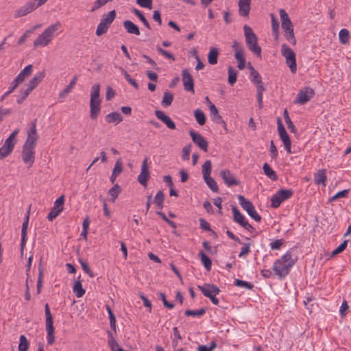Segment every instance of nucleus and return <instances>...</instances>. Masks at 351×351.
I'll list each match as a JSON object with an SVG mask.
<instances>
[{"label":"nucleus","mask_w":351,"mask_h":351,"mask_svg":"<svg viewBox=\"0 0 351 351\" xmlns=\"http://www.w3.org/2000/svg\"><path fill=\"white\" fill-rule=\"evenodd\" d=\"M238 199L241 206L252 219L256 221H260L261 220V217L258 214L253 204L249 199L241 195L238 196Z\"/></svg>","instance_id":"10"},{"label":"nucleus","mask_w":351,"mask_h":351,"mask_svg":"<svg viewBox=\"0 0 351 351\" xmlns=\"http://www.w3.org/2000/svg\"><path fill=\"white\" fill-rule=\"evenodd\" d=\"M293 191L291 189H280L271 197V206L276 208L280 206L282 202L291 198Z\"/></svg>","instance_id":"9"},{"label":"nucleus","mask_w":351,"mask_h":351,"mask_svg":"<svg viewBox=\"0 0 351 351\" xmlns=\"http://www.w3.org/2000/svg\"><path fill=\"white\" fill-rule=\"evenodd\" d=\"M296 261L297 258L293 257L291 252L288 251L274 262L272 269L280 279L285 278Z\"/></svg>","instance_id":"1"},{"label":"nucleus","mask_w":351,"mask_h":351,"mask_svg":"<svg viewBox=\"0 0 351 351\" xmlns=\"http://www.w3.org/2000/svg\"><path fill=\"white\" fill-rule=\"evenodd\" d=\"M106 310L109 315L110 326L112 330L116 333V317L109 305H106Z\"/></svg>","instance_id":"42"},{"label":"nucleus","mask_w":351,"mask_h":351,"mask_svg":"<svg viewBox=\"0 0 351 351\" xmlns=\"http://www.w3.org/2000/svg\"><path fill=\"white\" fill-rule=\"evenodd\" d=\"M314 95L315 91L312 88L309 86L302 88L299 90L294 102L300 105H304L309 101L313 97Z\"/></svg>","instance_id":"11"},{"label":"nucleus","mask_w":351,"mask_h":351,"mask_svg":"<svg viewBox=\"0 0 351 351\" xmlns=\"http://www.w3.org/2000/svg\"><path fill=\"white\" fill-rule=\"evenodd\" d=\"M219 53L217 48L213 47L210 49L208 55V61L210 64L214 65L217 63Z\"/></svg>","instance_id":"32"},{"label":"nucleus","mask_w":351,"mask_h":351,"mask_svg":"<svg viewBox=\"0 0 351 351\" xmlns=\"http://www.w3.org/2000/svg\"><path fill=\"white\" fill-rule=\"evenodd\" d=\"M234 58L238 62V68L243 70L245 67V59L243 51H237L234 53Z\"/></svg>","instance_id":"38"},{"label":"nucleus","mask_w":351,"mask_h":351,"mask_svg":"<svg viewBox=\"0 0 351 351\" xmlns=\"http://www.w3.org/2000/svg\"><path fill=\"white\" fill-rule=\"evenodd\" d=\"M206 313L205 308H200L198 310H186L184 312V315L186 316H193V317H201L203 316Z\"/></svg>","instance_id":"47"},{"label":"nucleus","mask_w":351,"mask_h":351,"mask_svg":"<svg viewBox=\"0 0 351 351\" xmlns=\"http://www.w3.org/2000/svg\"><path fill=\"white\" fill-rule=\"evenodd\" d=\"M106 121L109 123L117 125L123 121V117L119 112H113L106 116Z\"/></svg>","instance_id":"30"},{"label":"nucleus","mask_w":351,"mask_h":351,"mask_svg":"<svg viewBox=\"0 0 351 351\" xmlns=\"http://www.w3.org/2000/svg\"><path fill=\"white\" fill-rule=\"evenodd\" d=\"M284 240L282 239H276L272 241L270 243V247L271 250H279L280 247L283 245Z\"/></svg>","instance_id":"64"},{"label":"nucleus","mask_w":351,"mask_h":351,"mask_svg":"<svg viewBox=\"0 0 351 351\" xmlns=\"http://www.w3.org/2000/svg\"><path fill=\"white\" fill-rule=\"evenodd\" d=\"M35 148L33 147L23 146L22 159L24 163L32 166L35 160Z\"/></svg>","instance_id":"16"},{"label":"nucleus","mask_w":351,"mask_h":351,"mask_svg":"<svg viewBox=\"0 0 351 351\" xmlns=\"http://www.w3.org/2000/svg\"><path fill=\"white\" fill-rule=\"evenodd\" d=\"M116 17L114 10L110 11L108 14H104L96 29V35L100 36L106 34L111 23Z\"/></svg>","instance_id":"6"},{"label":"nucleus","mask_w":351,"mask_h":351,"mask_svg":"<svg viewBox=\"0 0 351 351\" xmlns=\"http://www.w3.org/2000/svg\"><path fill=\"white\" fill-rule=\"evenodd\" d=\"M280 138L281 141L283 142V144L285 147V149L287 150V152L289 154H291V139H290L288 134H286L280 136Z\"/></svg>","instance_id":"53"},{"label":"nucleus","mask_w":351,"mask_h":351,"mask_svg":"<svg viewBox=\"0 0 351 351\" xmlns=\"http://www.w3.org/2000/svg\"><path fill=\"white\" fill-rule=\"evenodd\" d=\"M123 27L128 33L137 36L140 35V30L138 27L131 21H125L123 22Z\"/></svg>","instance_id":"26"},{"label":"nucleus","mask_w":351,"mask_h":351,"mask_svg":"<svg viewBox=\"0 0 351 351\" xmlns=\"http://www.w3.org/2000/svg\"><path fill=\"white\" fill-rule=\"evenodd\" d=\"M348 241L345 240L341 243L331 254V256H334L342 252L347 247Z\"/></svg>","instance_id":"59"},{"label":"nucleus","mask_w":351,"mask_h":351,"mask_svg":"<svg viewBox=\"0 0 351 351\" xmlns=\"http://www.w3.org/2000/svg\"><path fill=\"white\" fill-rule=\"evenodd\" d=\"M149 178V171L148 169L147 166V158H145L143 161L141 165V172L138 176V182L144 186H146L147 184V181Z\"/></svg>","instance_id":"19"},{"label":"nucleus","mask_w":351,"mask_h":351,"mask_svg":"<svg viewBox=\"0 0 351 351\" xmlns=\"http://www.w3.org/2000/svg\"><path fill=\"white\" fill-rule=\"evenodd\" d=\"M228 83L232 86L233 84H235V82L237 81L238 72L234 69H233L232 66H229L228 69Z\"/></svg>","instance_id":"44"},{"label":"nucleus","mask_w":351,"mask_h":351,"mask_svg":"<svg viewBox=\"0 0 351 351\" xmlns=\"http://www.w3.org/2000/svg\"><path fill=\"white\" fill-rule=\"evenodd\" d=\"M219 175L224 183L228 186L232 187L234 186H239L240 181H239L234 174L228 169H223L220 171Z\"/></svg>","instance_id":"14"},{"label":"nucleus","mask_w":351,"mask_h":351,"mask_svg":"<svg viewBox=\"0 0 351 351\" xmlns=\"http://www.w3.org/2000/svg\"><path fill=\"white\" fill-rule=\"evenodd\" d=\"M197 288L202 291L203 295L208 298L215 305L219 304V300L216 295L219 294L220 289L213 284L205 283L204 285H197Z\"/></svg>","instance_id":"8"},{"label":"nucleus","mask_w":351,"mask_h":351,"mask_svg":"<svg viewBox=\"0 0 351 351\" xmlns=\"http://www.w3.org/2000/svg\"><path fill=\"white\" fill-rule=\"evenodd\" d=\"M209 110L212 120L217 123L222 124L225 130H227L226 123L223 120L222 117L219 114L218 109L215 106V104L210 103V105L209 106Z\"/></svg>","instance_id":"22"},{"label":"nucleus","mask_w":351,"mask_h":351,"mask_svg":"<svg viewBox=\"0 0 351 351\" xmlns=\"http://www.w3.org/2000/svg\"><path fill=\"white\" fill-rule=\"evenodd\" d=\"M45 76V71H40L37 73L33 78L29 82L27 89L29 91H32L44 79Z\"/></svg>","instance_id":"23"},{"label":"nucleus","mask_w":351,"mask_h":351,"mask_svg":"<svg viewBox=\"0 0 351 351\" xmlns=\"http://www.w3.org/2000/svg\"><path fill=\"white\" fill-rule=\"evenodd\" d=\"M326 180V170L325 169L319 170L316 173H315L314 182L316 184H323V185L325 186Z\"/></svg>","instance_id":"31"},{"label":"nucleus","mask_w":351,"mask_h":351,"mask_svg":"<svg viewBox=\"0 0 351 351\" xmlns=\"http://www.w3.org/2000/svg\"><path fill=\"white\" fill-rule=\"evenodd\" d=\"M282 29L284 31V36L286 40L289 41L292 45H295L297 41L295 37L292 22H282Z\"/></svg>","instance_id":"13"},{"label":"nucleus","mask_w":351,"mask_h":351,"mask_svg":"<svg viewBox=\"0 0 351 351\" xmlns=\"http://www.w3.org/2000/svg\"><path fill=\"white\" fill-rule=\"evenodd\" d=\"M281 54L286 60V64L289 67L292 73L297 71L296 56L294 51L287 45L282 44L281 47Z\"/></svg>","instance_id":"7"},{"label":"nucleus","mask_w":351,"mask_h":351,"mask_svg":"<svg viewBox=\"0 0 351 351\" xmlns=\"http://www.w3.org/2000/svg\"><path fill=\"white\" fill-rule=\"evenodd\" d=\"M277 125H278V132L280 137L287 134V132L285 130V128L282 123V120L280 117H278L277 119Z\"/></svg>","instance_id":"60"},{"label":"nucleus","mask_w":351,"mask_h":351,"mask_svg":"<svg viewBox=\"0 0 351 351\" xmlns=\"http://www.w3.org/2000/svg\"><path fill=\"white\" fill-rule=\"evenodd\" d=\"M132 12L136 16L138 17V19L142 21V23L147 28L150 29V25L148 21L140 10H137L136 8H134Z\"/></svg>","instance_id":"52"},{"label":"nucleus","mask_w":351,"mask_h":351,"mask_svg":"<svg viewBox=\"0 0 351 351\" xmlns=\"http://www.w3.org/2000/svg\"><path fill=\"white\" fill-rule=\"evenodd\" d=\"M211 169H212V165H211L210 160H206L202 165L203 178L210 176Z\"/></svg>","instance_id":"48"},{"label":"nucleus","mask_w":351,"mask_h":351,"mask_svg":"<svg viewBox=\"0 0 351 351\" xmlns=\"http://www.w3.org/2000/svg\"><path fill=\"white\" fill-rule=\"evenodd\" d=\"M173 100V95L169 91H165L163 95L161 104L164 107H168L171 105Z\"/></svg>","instance_id":"39"},{"label":"nucleus","mask_w":351,"mask_h":351,"mask_svg":"<svg viewBox=\"0 0 351 351\" xmlns=\"http://www.w3.org/2000/svg\"><path fill=\"white\" fill-rule=\"evenodd\" d=\"M32 65L29 64L26 66L16 77V80L19 83H22L27 77L29 76L32 72Z\"/></svg>","instance_id":"27"},{"label":"nucleus","mask_w":351,"mask_h":351,"mask_svg":"<svg viewBox=\"0 0 351 351\" xmlns=\"http://www.w3.org/2000/svg\"><path fill=\"white\" fill-rule=\"evenodd\" d=\"M234 285L239 287H244L248 290H252L254 288L252 283L240 279H236L234 280Z\"/></svg>","instance_id":"51"},{"label":"nucleus","mask_w":351,"mask_h":351,"mask_svg":"<svg viewBox=\"0 0 351 351\" xmlns=\"http://www.w3.org/2000/svg\"><path fill=\"white\" fill-rule=\"evenodd\" d=\"M239 14L241 16L247 17L250 12V4L238 3Z\"/></svg>","instance_id":"43"},{"label":"nucleus","mask_w":351,"mask_h":351,"mask_svg":"<svg viewBox=\"0 0 351 351\" xmlns=\"http://www.w3.org/2000/svg\"><path fill=\"white\" fill-rule=\"evenodd\" d=\"M250 246H251L250 243H245L243 247L241 248V252L239 254V257L242 258L245 256L248 255L250 254V252H251Z\"/></svg>","instance_id":"58"},{"label":"nucleus","mask_w":351,"mask_h":351,"mask_svg":"<svg viewBox=\"0 0 351 351\" xmlns=\"http://www.w3.org/2000/svg\"><path fill=\"white\" fill-rule=\"evenodd\" d=\"M246 45L252 52L258 57H261V48L258 45V38L252 29L247 25L243 27Z\"/></svg>","instance_id":"4"},{"label":"nucleus","mask_w":351,"mask_h":351,"mask_svg":"<svg viewBox=\"0 0 351 351\" xmlns=\"http://www.w3.org/2000/svg\"><path fill=\"white\" fill-rule=\"evenodd\" d=\"M191 152V145L184 146L182 152V158L183 160H188Z\"/></svg>","instance_id":"56"},{"label":"nucleus","mask_w":351,"mask_h":351,"mask_svg":"<svg viewBox=\"0 0 351 351\" xmlns=\"http://www.w3.org/2000/svg\"><path fill=\"white\" fill-rule=\"evenodd\" d=\"M80 265L82 266V268L83 271L87 274L90 278H93L95 276L94 273L90 269V267L88 266V263L84 262L82 259L79 260Z\"/></svg>","instance_id":"54"},{"label":"nucleus","mask_w":351,"mask_h":351,"mask_svg":"<svg viewBox=\"0 0 351 351\" xmlns=\"http://www.w3.org/2000/svg\"><path fill=\"white\" fill-rule=\"evenodd\" d=\"M158 295L160 298V299L162 301L163 305L169 309H172L174 307V304L170 303L167 300L166 295L162 292H158Z\"/></svg>","instance_id":"55"},{"label":"nucleus","mask_w":351,"mask_h":351,"mask_svg":"<svg viewBox=\"0 0 351 351\" xmlns=\"http://www.w3.org/2000/svg\"><path fill=\"white\" fill-rule=\"evenodd\" d=\"M251 75L252 76V82L255 84H261L262 78L261 75L258 73V71L254 70L252 69V71L251 72Z\"/></svg>","instance_id":"63"},{"label":"nucleus","mask_w":351,"mask_h":351,"mask_svg":"<svg viewBox=\"0 0 351 351\" xmlns=\"http://www.w3.org/2000/svg\"><path fill=\"white\" fill-rule=\"evenodd\" d=\"M263 169L264 173L271 180L275 181L277 180L278 176L276 173L271 168V167L267 163H264Z\"/></svg>","instance_id":"35"},{"label":"nucleus","mask_w":351,"mask_h":351,"mask_svg":"<svg viewBox=\"0 0 351 351\" xmlns=\"http://www.w3.org/2000/svg\"><path fill=\"white\" fill-rule=\"evenodd\" d=\"M19 132V129L14 130L12 134L8 136V138L5 141L4 144L3 145L10 152H12L14 147L16 143V135Z\"/></svg>","instance_id":"25"},{"label":"nucleus","mask_w":351,"mask_h":351,"mask_svg":"<svg viewBox=\"0 0 351 351\" xmlns=\"http://www.w3.org/2000/svg\"><path fill=\"white\" fill-rule=\"evenodd\" d=\"M108 345L112 351H119V350L122 349L119 347L117 341L114 338L112 333L110 331H108Z\"/></svg>","instance_id":"37"},{"label":"nucleus","mask_w":351,"mask_h":351,"mask_svg":"<svg viewBox=\"0 0 351 351\" xmlns=\"http://www.w3.org/2000/svg\"><path fill=\"white\" fill-rule=\"evenodd\" d=\"M189 134L192 138L193 142L196 144L204 152L208 151V141L199 133L191 130Z\"/></svg>","instance_id":"18"},{"label":"nucleus","mask_w":351,"mask_h":351,"mask_svg":"<svg viewBox=\"0 0 351 351\" xmlns=\"http://www.w3.org/2000/svg\"><path fill=\"white\" fill-rule=\"evenodd\" d=\"M204 180L205 182L206 183L207 186L215 193H217L219 191L218 185L216 182V181L211 177L208 176L206 178H204Z\"/></svg>","instance_id":"40"},{"label":"nucleus","mask_w":351,"mask_h":351,"mask_svg":"<svg viewBox=\"0 0 351 351\" xmlns=\"http://www.w3.org/2000/svg\"><path fill=\"white\" fill-rule=\"evenodd\" d=\"M64 202V195H62L55 201L53 208H54V210L60 209V212H62L63 210Z\"/></svg>","instance_id":"57"},{"label":"nucleus","mask_w":351,"mask_h":351,"mask_svg":"<svg viewBox=\"0 0 351 351\" xmlns=\"http://www.w3.org/2000/svg\"><path fill=\"white\" fill-rule=\"evenodd\" d=\"M283 117H284L285 123L287 125V128L289 129V130L291 132L295 133L296 132V128L294 125V124L293 123V122L291 121V120L289 117V113L286 109L284 110Z\"/></svg>","instance_id":"46"},{"label":"nucleus","mask_w":351,"mask_h":351,"mask_svg":"<svg viewBox=\"0 0 351 351\" xmlns=\"http://www.w3.org/2000/svg\"><path fill=\"white\" fill-rule=\"evenodd\" d=\"M156 117L161 121L170 130H176V123L173 121L163 111L161 110H156L155 111Z\"/></svg>","instance_id":"20"},{"label":"nucleus","mask_w":351,"mask_h":351,"mask_svg":"<svg viewBox=\"0 0 351 351\" xmlns=\"http://www.w3.org/2000/svg\"><path fill=\"white\" fill-rule=\"evenodd\" d=\"M164 199H165V195L162 191H159L155 197L154 202L156 204V206L159 209H162L164 206Z\"/></svg>","instance_id":"41"},{"label":"nucleus","mask_w":351,"mask_h":351,"mask_svg":"<svg viewBox=\"0 0 351 351\" xmlns=\"http://www.w3.org/2000/svg\"><path fill=\"white\" fill-rule=\"evenodd\" d=\"M60 27L61 23L59 21L47 27L34 41V46L35 47H44L47 46L53 40L55 32H57Z\"/></svg>","instance_id":"2"},{"label":"nucleus","mask_w":351,"mask_h":351,"mask_svg":"<svg viewBox=\"0 0 351 351\" xmlns=\"http://www.w3.org/2000/svg\"><path fill=\"white\" fill-rule=\"evenodd\" d=\"M29 343L26 337L23 335L20 336V342L19 345V351H27L29 348Z\"/></svg>","instance_id":"49"},{"label":"nucleus","mask_w":351,"mask_h":351,"mask_svg":"<svg viewBox=\"0 0 351 351\" xmlns=\"http://www.w3.org/2000/svg\"><path fill=\"white\" fill-rule=\"evenodd\" d=\"M45 313L46 316L45 325L47 331V341L48 345H52L55 342V328L53 326V318L51 313L49 306L47 303L45 305Z\"/></svg>","instance_id":"5"},{"label":"nucleus","mask_w":351,"mask_h":351,"mask_svg":"<svg viewBox=\"0 0 351 351\" xmlns=\"http://www.w3.org/2000/svg\"><path fill=\"white\" fill-rule=\"evenodd\" d=\"M38 135L36 130V120L31 123V128L27 132V137L23 145L36 147Z\"/></svg>","instance_id":"12"},{"label":"nucleus","mask_w":351,"mask_h":351,"mask_svg":"<svg viewBox=\"0 0 351 351\" xmlns=\"http://www.w3.org/2000/svg\"><path fill=\"white\" fill-rule=\"evenodd\" d=\"M182 80L184 89L186 91L194 93L195 90L193 79L188 69H183L182 71Z\"/></svg>","instance_id":"17"},{"label":"nucleus","mask_w":351,"mask_h":351,"mask_svg":"<svg viewBox=\"0 0 351 351\" xmlns=\"http://www.w3.org/2000/svg\"><path fill=\"white\" fill-rule=\"evenodd\" d=\"M121 189L120 186L118 184H114L109 191L108 195H110V201L114 202L115 199L118 197L119 193H121Z\"/></svg>","instance_id":"36"},{"label":"nucleus","mask_w":351,"mask_h":351,"mask_svg":"<svg viewBox=\"0 0 351 351\" xmlns=\"http://www.w3.org/2000/svg\"><path fill=\"white\" fill-rule=\"evenodd\" d=\"M19 132V129L14 130L12 134L8 136V138L5 141L4 144L3 145L10 152H12L14 147L16 143V135Z\"/></svg>","instance_id":"24"},{"label":"nucleus","mask_w":351,"mask_h":351,"mask_svg":"<svg viewBox=\"0 0 351 351\" xmlns=\"http://www.w3.org/2000/svg\"><path fill=\"white\" fill-rule=\"evenodd\" d=\"M36 9L35 1H28L24 5L21 6L14 12V18L25 16Z\"/></svg>","instance_id":"15"},{"label":"nucleus","mask_w":351,"mask_h":351,"mask_svg":"<svg viewBox=\"0 0 351 351\" xmlns=\"http://www.w3.org/2000/svg\"><path fill=\"white\" fill-rule=\"evenodd\" d=\"M77 81V75L73 76V77L71 80L69 84L67 85L65 87V88L59 93V95H58L59 98L64 99L68 94H69L71 92V90H73V88H74Z\"/></svg>","instance_id":"28"},{"label":"nucleus","mask_w":351,"mask_h":351,"mask_svg":"<svg viewBox=\"0 0 351 351\" xmlns=\"http://www.w3.org/2000/svg\"><path fill=\"white\" fill-rule=\"evenodd\" d=\"M199 257L207 271H210L212 266V261L210 258L202 251H199Z\"/></svg>","instance_id":"34"},{"label":"nucleus","mask_w":351,"mask_h":351,"mask_svg":"<svg viewBox=\"0 0 351 351\" xmlns=\"http://www.w3.org/2000/svg\"><path fill=\"white\" fill-rule=\"evenodd\" d=\"M123 171L122 163L121 162V159H118L114 165V169L112 170V173L119 176Z\"/></svg>","instance_id":"61"},{"label":"nucleus","mask_w":351,"mask_h":351,"mask_svg":"<svg viewBox=\"0 0 351 351\" xmlns=\"http://www.w3.org/2000/svg\"><path fill=\"white\" fill-rule=\"evenodd\" d=\"M108 2L106 0H97L95 1L93 6L92 7L90 11L95 12L99 10L102 6L105 5Z\"/></svg>","instance_id":"62"},{"label":"nucleus","mask_w":351,"mask_h":351,"mask_svg":"<svg viewBox=\"0 0 351 351\" xmlns=\"http://www.w3.org/2000/svg\"><path fill=\"white\" fill-rule=\"evenodd\" d=\"M100 85L95 84L91 87L90 100V117L93 120L97 119L101 110L99 98Z\"/></svg>","instance_id":"3"},{"label":"nucleus","mask_w":351,"mask_h":351,"mask_svg":"<svg viewBox=\"0 0 351 351\" xmlns=\"http://www.w3.org/2000/svg\"><path fill=\"white\" fill-rule=\"evenodd\" d=\"M73 291L77 298H82L85 294V289L80 280H76L73 287Z\"/></svg>","instance_id":"33"},{"label":"nucleus","mask_w":351,"mask_h":351,"mask_svg":"<svg viewBox=\"0 0 351 351\" xmlns=\"http://www.w3.org/2000/svg\"><path fill=\"white\" fill-rule=\"evenodd\" d=\"M29 210L30 207L29 208V210L26 214L25 220L22 225V229H21V252L23 253L24 247L25 246V243L27 241V226L29 223Z\"/></svg>","instance_id":"21"},{"label":"nucleus","mask_w":351,"mask_h":351,"mask_svg":"<svg viewBox=\"0 0 351 351\" xmlns=\"http://www.w3.org/2000/svg\"><path fill=\"white\" fill-rule=\"evenodd\" d=\"M194 116L197 122L200 125H203L206 123V116L204 112L200 109H196L194 111Z\"/></svg>","instance_id":"45"},{"label":"nucleus","mask_w":351,"mask_h":351,"mask_svg":"<svg viewBox=\"0 0 351 351\" xmlns=\"http://www.w3.org/2000/svg\"><path fill=\"white\" fill-rule=\"evenodd\" d=\"M233 219L242 227L247 221L236 206H232Z\"/></svg>","instance_id":"29"},{"label":"nucleus","mask_w":351,"mask_h":351,"mask_svg":"<svg viewBox=\"0 0 351 351\" xmlns=\"http://www.w3.org/2000/svg\"><path fill=\"white\" fill-rule=\"evenodd\" d=\"M339 41L341 44H347L349 40V31L347 29H342L339 33Z\"/></svg>","instance_id":"50"}]
</instances>
